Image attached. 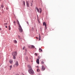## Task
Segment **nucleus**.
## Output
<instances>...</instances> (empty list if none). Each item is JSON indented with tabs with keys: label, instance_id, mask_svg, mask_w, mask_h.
<instances>
[{
	"label": "nucleus",
	"instance_id": "33",
	"mask_svg": "<svg viewBox=\"0 0 75 75\" xmlns=\"http://www.w3.org/2000/svg\"><path fill=\"white\" fill-rule=\"evenodd\" d=\"M6 10H8V8H6Z\"/></svg>",
	"mask_w": 75,
	"mask_h": 75
},
{
	"label": "nucleus",
	"instance_id": "5",
	"mask_svg": "<svg viewBox=\"0 0 75 75\" xmlns=\"http://www.w3.org/2000/svg\"><path fill=\"white\" fill-rule=\"evenodd\" d=\"M45 68L44 67V66H42L41 70L42 71H45Z\"/></svg>",
	"mask_w": 75,
	"mask_h": 75
},
{
	"label": "nucleus",
	"instance_id": "26",
	"mask_svg": "<svg viewBox=\"0 0 75 75\" xmlns=\"http://www.w3.org/2000/svg\"><path fill=\"white\" fill-rule=\"evenodd\" d=\"M4 25H7V23H5Z\"/></svg>",
	"mask_w": 75,
	"mask_h": 75
},
{
	"label": "nucleus",
	"instance_id": "27",
	"mask_svg": "<svg viewBox=\"0 0 75 75\" xmlns=\"http://www.w3.org/2000/svg\"><path fill=\"white\" fill-rule=\"evenodd\" d=\"M31 5H30V6H33V4L32 3H31Z\"/></svg>",
	"mask_w": 75,
	"mask_h": 75
},
{
	"label": "nucleus",
	"instance_id": "24",
	"mask_svg": "<svg viewBox=\"0 0 75 75\" xmlns=\"http://www.w3.org/2000/svg\"><path fill=\"white\" fill-rule=\"evenodd\" d=\"M40 71V70L39 69H37V72H39Z\"/></svg>",
	"mask_w": 75,
	"mask_h": 75
},
{
	"label": "nucleus",
	"instance_id": "3",
	"mask_svg": "<svg viewBox=\"0 0 75 75\" xmlns=\"http://www.w3.org/2000/svg\"><path fill=\"white\" fill-rule=\"evenodd\" d=\"M12 55L13 56V59H16V56L17 55V53L16 52H13L12 53Z\"/></svg>",
	"mask_w": 75,
	"mask_h": 75
},
{
	"label": "nucleus",
	"instance_id": "22",
	"mask_svg": "<svg viewBox=\"0 0 75 75\" xmlns=\"http://www.w3.org/2000/svg\"><path fill=\"white\" fill-rule=\"evenodd\" d=\"M9 67L10 68V70H11V68H12V65H11Z\"/></svg>",
	"mask_w": 75,
	"mask_h": 75
},
{
	"label": "nucleus",
	"instance_id": "32",
	"mask_svg": "<svg viewBox=\"0 0 75 75\" xmlns=\"http://www.w3.org/2000/svg\"><path fill=\"white\" fill-rule=\"evenodd\" d=\"M25 51H27V49H25Z\"/></svg>",
	"mask_w": 75,
	"mask_h": 75
},
{
	"label": "nucleus",
	"instance_id": "41",
	"mask_svg": "<svg viewBox=\"0 0 75 75\" xmlns=\"http://www.w3.org/2000/svg\"><path fill=\"white\" fill-rule=\"evenodd\" d=\"M37 16L38 17V16Z\"/></svg>",
	"mask_w": 75,
	"mask_h": 75
},
{
	"label": "nucleus",
	"instance_id": "4",
	"mask_svg": "<svg viewBox=\"0 0 75 75\" xmlns=\"http://www.w3.org/2000/svg\"><path fill=\"white\" fill-rule=\"evenodd\" d=\"M18 30L19 32L20 33H22V32H23V29H22V28L21 27V25L18 26Z\"/></svg>",
	"mask_w": 75,
	"mask_h": 75
},
{
	"label": "nucleus",
	"instance_id": "38",
	"mask_svg": "<svg viewBox=\"0 0 75 75\" xmlns=\"http://www.w3.org/2000/svg\"><path fill=\"white\" fill-rule=\"evenodd\" d=\"M32 2L33 3V1H32Z\"/></svg>",
	"mask_w": 75,
	"mask_h": 75
},
{
	"label": "nucleus",
	"instance_id": "7",
	"mask_svg": "<svg viewBox=\"0 0 75 75\" xmlns=\"http://www.w3.org/2000/svg\"><path fill=\"white\" fill-rule=\"evenodd\" d=\"M26 4L27 7H29V4H28V1H26Z\"/></svg>",
	"mask_w": 75,
	"mask_h": 75
},
{
	"label": "nucleus",
	"instance_id": "14",
	"mask_svg": "<svg viewBox=\"0 0 75 75\" xmlns=\"http://www.w3.org/2000/svg\"><path fill=\"white\" fill-rule=\"evenodd\" d=\"M39 52H42V49H41V48H40L39 49Z\"/></svg>",
	"mask_w": 75,
	"mask_h": 75
},
{
	"label": "nucleus",
	"instance_id": "1",
	"mask_svg": "<svg viewBox=\"0 0 75 75\" xmlns=\"http://www.w3.org/2000/svg\"><path fill=\"white\" fill-rule=\"evenodd\" d=\"M28 71L29 73L30 74L33 75V74H34V71L33 70L32 68H30V69H29Z\"/></svg>",
	"mask_w": 75,
	"mask_h": 75
},
{
	"label": "nucleus",
	"instance_id": "9",
	"mask_svg": "<svg viewBox=\"0 0 75 75\" xmlns=\"http://www.w3.org/2000/svg\"><path fill=\"white\" fill-rule=\"evenodd\" d=\"M43 26L45 25V26H47V25H46V23L45 22L43 23Z\"/></svg>",
	"mask_w": 75,
	"mask_h": 75
},
{
	"label": "nucleus",
	"instance_id": "35",
	"mask_svg": "<svg viewBox=\"0 0 75 75\" xmlns=\"http://www.w3.org/2000/svg\"><path fill=\"white\" fill-rule=\"evenodd\" d=\"M13 67H15V65H13Z\"/></svg>",
	"mask_w": 75,
	"mask_h": 75
},
{
	"label": "nucleus",
	"instance_id": "23",
	"mask_svg": "<svg viewBox=\"0 0 75 75\" xmlns=\"http://www.w3.org/2000/svg\"><path fill=\"white\" fill-rule=\"evenodd\" d=\"M45 30H47V26H45Z\"/></svg>",
	"mask_w": 75,
	"mask_h": 75
},
{
	"label": "nucleus",
	"instance_id": "25",
	"mask_svg": "<svg viewBox=\"0 0 75 75\" xmlns=\"http://www.w3.org/2000/svg\"><path fill=\"white\" fill-rule=\"evenodd\" d=\"M23 4L24 5V6H25V1H23Z\"/></svg>",
	"mask_w": 75,
	"mask_h": 75
},
{
	"label": "nucleus",
	"instance_id": "15",
	"mask_svg": "<svg viewBox=\"0 0 75 75\" xmlns=\"http://www.w3.org/2000/svg\"><path fill=\"white\" fill-rule=\"evenodd\" d=\"M41 64H44V62L43 61H42L41 62Z\"/></svg>",
	"mask_w": 75,
	"mask_h": 75
},
{
	"label": "nucleus",
	"instance_id": "21",
	"mask_svg": "<svg viewBox=\"0 0 75 75\" xmlns=\"http://www.w3.org/2000/svg\"><path fill=\"white\" fill-rule=\"evenodd\" d=\"M18 38H19V39H21V38H20V36L19 35H18Z\"/></svg>",
	"mask_w": 75,
	"mask_h": 75
},
{
	"label": "nucleus",
	"instance_id": "18",
	"mask_svg": "<svg viewBox=\"0 0 75 75\" xmlns=\"http://www.w3.org/2000/svg\"><path fill=\"white\" fill-rule=\"evenodd\" d=\"M26 48H25V46H24L23 48V50H25V49H26Z\"/></svg>",
	"mask_w": 75,
	"mask_h": 75
},
{
	"label": "nucleus",
	"instance_id": "11",
	"mask_svg": "<svg viewBox=\"0 0 75 75\" xmlns=\"http://www.w3.org/2000/svg\"><path fill=\"white\" fill-rule=\"evenodd\" d=\"M9 62L10 64H12V63H13V60H10Z\"/></svg>",
	"mask_w": 75,
	"mask_h": 75
},
{
	"label": "nucleus",
	"instance_id": "17",
	"mask_svg": "<svg viewBox=\"0 0 75 75\" xmlns=\"http://www.w3.org/2000/svg\"><path fill=\"white\" fill-rule=\"evenodd\" d=\"M14 42L15 43H17V42L16 40H14Z\"/></svg>",
	"mask_w": 75,
	"mask_h": 75
},
{
	"label": "nucleus",
	"instance_id": "36",
	"mask_svg": "<svg viewBox=\"0 0 75 75\" xmlns=\"http://www.w3.org/2000/svg\"><path fill=\"white\" fill-rule=\"evenodd\" d=\"M36 38L37 39H38V38L37 37H36Z\"/></svg>",
	"mask_w": 75,
	"mask_h": 75
},
{
	"label": "nucleus",
	"instance_id": "28",
	"mask_svg": "<svg viewBox=\"0 0 75 75\" xmlns=\"http://www.w3.org/2000/svg\"><path fill=\"white\" fill-rule=\"evenodd\" d=\"M41 58L39 56H38V59H40V58Z\"/></svg>",
	"mask_w": 75,
	"mask_h": 75
},
{
	"label": "nucleus",
	"instance_id": "12",
	"mask_svg": "<svg viewBox=\"0 0 75 75\" xmlns=\"http://www.w3.org/2000/svg\"><path fill=\"white\" fill-rule=\"evenodd\" d=\"M28 68H29V69H31V68H31V66L29 65L28 66Z\"/></svg>",
	"mask_w": 75,
	"mask_h": 75
},
{
	"label": "nucleus",
	"instance_id": "29",
	"mask_svg": "<svg viewBox=\"0 0 75 75\" xmlns=\"http://www.w3.org/2000/svg\"><path fill=\"white\" fill-rule=\"evenodd\" d=\"M35 55H36V56L37 55V54L36 53H35Z\"/></svg>",
	"mask_w": 75,
	"mask_h": 75
},
{
	"label": "nucleus",
	"instance_id": "8",
	"mask_svg": "<svg viewBox=\"0 0 75 75\" xmlns=\"http://www.w3.org/2000/svg\"><path fill=\"white\" fill-rule=\"evenodd\" d=\"M15 65H16V67H18V62H16L15 63Z\"/></svg>",
	"mask_w": 75,
	"mask_h": 75
},
{
	"label": "nucleus",
	"instance_id": "13",
	"mask_svg": "<svg viewBox=\"0 0 75 75\" xmlns=\"http://www.w3.org/2000/svg\"><path fill=\"white\" fill-rule=\"evenodd\" d=\"M31 48H35V47L33 45H31Z\"/></svg>",
	"mask_w": 75,
	"mask_h": 75
},
{
	"label": "nucleus",
	"instance_id": "37",
	"mask_svg": "<svg viewBox=\"0 0 75 75\" xmlns=\"http://www.w3.org/2000/svg\"><path fill=\"white\" fill-rule=\"evenodd\" d=\"M0 10H1V7L0 6Z\"/></svg>",
	"mask_w": 75,
	"mask_h": 75
},
{
	"label": "nucleus",
	"instance_id": "2",
	"mask_svg": "<svg viewBox=\"0 0 75 75\" xmlns=\"http://www.w3.org/2000/svg\"><path fill=\"white\" fill-rule=\"evenodd\" d=\"M36 9H37L38 12L40 14H41V13H42V9H41V8H40L39 9L38 8L36 7Z\"/></svg>",
	"mask_w": 75,
	"mask_h": 75
},
{
	"label": "nucleus",
	"instance_id": "31",
	"mask_svg": "<svg viewBox=\"0 0 75 75\" xmlns=\"http://www.w3.org/2000/svg\"><path fill=\"white\" fill-rule=\"evenodd\" d=\"M13 23H14V24H15V23H16V21H14Z\"/></svg>",
	"mask_w": 75,
	"mask_h": 75
},
{
	"label": "nucleus",
	"instance_id": "20",
	"mask_svg": "<svg viewBox=\"0 0 75 75\" xmlns=\"http://www.w3.org/2000/svg\"><path fill=\"white\" fill-rule=\"evenodd\" d=\"M9 27V30H10L11 29V28H10V25L8 26Z\"/></svg>",
	"mask_w": 75,
	"mask_h": 75
},
{
	"label": "nucleus",
	"instance_id": "34",
	"mask_svg": "<svg viewBox=\"0 0 75 75\" xmlns=\"http://www.w3.org/2000/svg\"><path fill=\"white\" fill-rule=\"evenodd\" d=\"M5 27H6V28H7V26H5Z\"/></svg>",
	"mask_w": 75,
	"mask_h": 75
},
{
	"label": "nucleus",
	"instance_id": "16",
	"mask_svg": "<svg viewBox=\"0 0 75 75\" xmlns=\"http://www.w3.org/2000/svg\"><path fill=\"white\" fill-rule=\"evenodd\" d=\"M39 40H41V37H40V34H39Z\"/></svg>",
	"mask_w": 75,
	"mask_h": 75
},
{
	"label": "nucleus",
	"instance_id": "19",
	"mask_svg": "<svg viewBox=\"0 0 75 75\" xmlns=\"http://www.w3.org/2000/svg\"><path fill=\"white\" fill-rule=\"evenodd\" d=\"M1 8H4V6H3V5H1Z\"/></svg>",
	"mask_w": 75,
	"mask_h": 75
},
{
	"label": "nucleus",
	"instance_id": "30",
	"mask_svg": "<svg viewBox=\"0 0 75 75\" xmlns=\"http://www.w3.org/2000/svg\"><path fill=\"white\" fill-rule=\"evenodd\" d=\"M36 67L37 68H39V67L38 66H36Z\"/></svg>",
	"mask_w": 75,
	"mask_h": 75
},
{
	"label": "nucleus",
	"instance_id": "39",
	"mask_svg": "<svg viewBox=\"0 0 75 75\" xmlns=\"http://www.w3.org/2000/svg\"><path fill=\"white\" fill-rule=\"evenodd\" d=\"M0 30H1V29Z\"/></svg>",
	"mask_w": 75,
	"mask_h": 75
},
{
	"label": "nucleus",
	"instance_id": "40",
	"mask_svg": "<svg viewBox=\"0 0 75 75\" xmlns=\"http://www.w3.org/2000/svg\"><path fill=\"white\" fill-rule=\"evenodd\" d=\"M25 55H26V54H25Z\"/></svg>",
	"mask_w": 75,
	"mask_h": 75
},
{
	"label": "nucleus",
	"instance_id": "6",
	"mask_svg": "<svg viewBox=\"0 0 75 75\" xmlns=\"http://www.w3.org/2000/svg\"><path fill=\"white\" fill-rule=\"evenodd\" d=\"M36 62L38 64H40V62H39V59H37L36 61Z\"/></svg>",
	"mask_w": 75,
	"mask_h": 75
},
{
	"label": "nucleus",
	"instance_id": "10",
	"mask_svg": "<svg viewBox=\"0 0 75 75\" xmlns=\"http://www.w3.org/2000/svg\"><path fill=\"white\" fill-rule=\"evenodd\" d=\"M17 23L18 24V26L21 25L20 24V23H19V21L18 20H17Z\"/></svg>",
	"mask_w": 75,
	"mask_h": 75
},
{
	"label": "nucleus",
	"instance_id": "42",
	"mask_svg": "<svg viewBox=\"0 0 75 75\" xmlns=\"http://www.w3.org/2000/svg\"><path fill=\"white\" fill-rule=\"evenodd\" d=\"M23 75H24V74H23Z\"/></svg>",
	"mask_w": 75,
	"mask_h": 75
}]
</instances>
